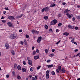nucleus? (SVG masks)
I'll return each instance as SVG.
<instances>
[{"mask_svg":"<svg viewBox=\"0 0 80 80\" xmlns=\"http://www.w3.org/2000/svg\"><path fill=\"white\" fill-rule=\"evenodd\" d=\"M49 8H48V7H46L45 8H43V9L41 11L42 12H44L45 11V12H46L48 11V10Z\"/></svg>","mask_w":80,"mask_h":80,"instance_id":"f03ea898","label":"nucleus"},{"mask_svg":"<svg viewBox=\"0 0 80 80\" xmlns=\"http://www.w3.org/2000/svg\"><path fill=\"white\" fill-rule=\"evenodd\" d=\"M2 22L3 23H5L6 22V20H2Z\"/></svg>","mask_w":80,"mask_h":80,"instance_id":"a19ab883","label":"nucleus"},{"mask_svg":"<svg viewBox=\"0 0 80 80\" xmlns=\"http://www.w3.org/2000/svg\"><path fill=\"white\" fill-rule=\"evenodd\" d=\"M21 45H23V41H21Z\"/></svg>","mask_w":80,"mask_h":80,"instance_id":"e2e57ef3","label":"nucleus"},{"mask_svg":"<svg viewBox=\"0 0 80 80\" xmlns=\"http://www.w3.org/2000/svg\"><path fill=\"white\" fill-rule=\"evenodd\" d=\"M45 28L46 29H48V26L47 25H45Z\"/></svg>","mask_w":80,"mask_h":80,"instance_id":"c85d7f7f","label":"nucleus"},{"mask_svg":"<svg viewBox=\"0 0 80 80\" xmlns=\"http://www.w3.org/2000/svg\"><path fill=\"white\" fill-rule=\"evenodd\" d=\"M34 59L35 60H37L39 58V56L38 55L37 56H35L34 57Z\"/></svg>","mask_w":80,"mask_h":80,"instance_id":"2eb2a0df","label":"nucleus"},{"mask_svg":"<svg viewBox=\"0 0 80 80\" xmlns=\"http://www.w3.org/2000/svg\"><path fill=\"white\" fill-rule=\"evenodd\" d=\"M41 40H42V37L41 36L38 38L37 42L38 43H40L41 42Z\"/></svg>","mask_w":80,"mask_h":80,"instance_id":"0eeeda50","label":"nucleus"},{"mask_svg":"<svg viewBox=\"0 0 80 80\" xmlns=\"http://www.w3.org/2000/svg\"><path fill=\"white\" fill-rule=\"evenodd\" d=\"M51 74L52 75H55V72L53 71L51 72Z\"/></svg>","mask_w":80,"mask_h":80,"instance_id":"a878e982","label":"nucleus"},{"mask_svg":"<svg viewBox=\"0 0 80 80\" xmlns=\"http://www.w3.org/2000/svg\"><path fill=\"white\" fill-rule=\"evenodd\" d=\"M56 33H58V32H59V30L58 29H56Z\"/></svg>","mask_w":80,"mask_h":80,"instance_id":"8fccbe9b","label":"nucleus"},{"mask_svg":"<svg viewBox=\"0 0 80 80\" xmlns=\"http://www.w3.org/2000/svg\"><path fill=\"white\" fill-rule=\"evenodd\" d=\"M51 62V60L49 59L47 60V63H49V62Z\"/></svg>","mask_w":80,"mask_h":80,"instance_id":"f704fd0d","label":"nucleus"},{"mask_svg":"<svg viewBox=\"0 0 80 80\" xmlns=\"http://www.w3.org/2000/svg\"><path fill=\"white\" fill-rule=\"evenodd\" d=\"M17 78L18 80H21V77L20 75H17Z\"/></svg>","mask_w":80,"mask_h":80,"instance_id":"4be33fe9","label":"nucleus"},{"mask_svg":"<svg viewBox=\"0 0 80 80\" xmlns=\"http://www.w3.org/2000/svg\"><path fill=\"white\" fill-rule=\"evenodd\" d=\"M33 63V62H32V60L29 61H28V63L29 65H31V66H32V63Z\"/></svg>","mask_w":80,"mask_h":80,"instance_id":"1a4fd4ad","label":"nucleus"},{"mask_svg":"<svg viewBox=\"0 0 80 80\" xmlns=\"http://www.w3.org/2000/svg\"><path fill=\"white\" fill-rule=\"evenodd\" d=\"M77 18L78 19V20H80V16H77Z\"/></svg>","mask_w":80,"mask_h":80,"instance_id":"cd10ccee","label":"nucleus"},{"mask_svg":"<svg viewBox=\"0 0 80 80\" xmlns=\"http://www.w3.org/2000/svg\"><path fill=\"white\" fill-rule=\"evenodd\" d=\"M54 55V54L52 53L49 55V56L52 57H53V56Z\"/></svg>","mask_w":80,"mask_h":80,"instance_id":"2f4dec72","label":"nucleus"},{"mask_svg":"<svg viewBox=\"0 0 80 80\" xmlns=\"http://www.w3.org/2000/svg\"><path fill=\"white\" fill-rule=\"evenodd\" d=\"M7 24L9 27H13V24L11 22H8Z\"/></svg>","mask_w":80,"mask_h":80,"instance_id":"39448f33","label":"nucleus"},{"mask_svg":"<svg viewBox=\"0 0 80 80\" xmlns=\"http://www.w3.org/2000/svg\"><path fill=\"white\" fill-rule=\"evenodd\" d=\"M61 72L62 73H64L65 72V69H64V68H62V69L61 70Z\"/></svg>","mask_w":80,"mask_h":80,"instance_id":"ddd939ff","label":"nucleus"},{"mask_svg":"<svg viewBox=\"0 0 80 80\" xmlns=\"http://www.w3.org/2000/svg\"><path fill=\"white\" fill-rule=\"evenodd\" d=\"M57 23V21L56 20L54 19L51 22V25H55L56 23Z\"/></svg>","mask_w":80,"mask_h":80,"instance_id":"f257e3e1","label":"nucleus"},{"mask_svg":"<svg viewBox=\"0 0 80 80\" xmlns=\"http://www.w3.org/2000/svg\"><path fill=\"white\" fill-rule=\"evenodd\" d=\"M66 15L68 17V18H71L72 17H73V14H69L68 12L66 13Z\"/></svg>","mask_w":80,"mask_h":80,"instance_id":"20e7f679","label":"nucleus"},{"mask_svg":"<svg viewBox=\"0 0 80 80\" xmlns=\"http://www.w3.org/2000/svg\"><path fill=\"white\" fill-rule=\"evenodd\" d=\"M46 73V74H49V70L47 71Z\"/></svg>","mask_w":80,"mask_h":80,"instance_id":"37998d69","label":"nucleus"},{"mask_svg":"<svg viewBox=\"0 0 80 80\" xmlns=\"http://www.w3.org/2000/svg\"><path fill=\"white\" fill-rule=\"evenodd\" d=\"M52 52H55V49H52Z\"/></svg>","mask_w":80,"mask_h":80,"instance_id":"774afa93","label":"nucleus"},{"mask_svg":"<svg viewBox=\"0 0 80 80\" xmlns=\"http://www.w3.org/2000/svg\"><path fill=\"white\" fill-rule=\"evenodd\" d=\"M55 5H56V4H54V3L53 4H52L50 5V7H55Z\"/></svg>","mask_w":80,"mask_h":80,"instance_id":"a211bd4d","label":"nucleus"},{"mask_svg":"<svg viewBox=\"0 0 80 80\" xmlns=\"http://www.w3.org/2000/svg\"><path fill=\"white\" fill-rule=\"evenodd\" d=\"M62 5H66V3L65 2H63L62 3Z\"/></svg>","mask_w":80,"mask_h":80,"instance_id":"864d4df0","label":"nucleus"},{"mask_svg":"<svg viewBox=\"0 0 80 80\" xmlns=\"http://www.w3.org/2000/svg\"><path fill=\"white\" fill-rule=\"evenodd\" d=\"M7 13V12L6 11H3V14H5V13Z\"/></svg>","mask_w":80,"mask_h":80,"instance_id":"69168bd1","label":"nucleus"},{"mask_svg":"<svg viewBox=\"0 0 80 80\" xmlns=\"http://www.w3.org/2000/svg\"><path fill=\"white\" fill-rule=\"evenodd\" d=\"M22 63L24 65H25L27 62L25 61H23Z\"/></svg>","mask_w":80,"mask_h":80,"instance_id":"4c0bfd02","label":"nucleus"},{"mask_svg":"<svg viewBox=\"0 0 80 80\" xmlns=\"http://www.w3.org/2000/svg\"><path fill=\"white\" fill-rule=\"evenodd\" d=\"M22 16H23V14H21L20 16H19L18 17L19 18H21V17H22Z\"/></svg>","mask_w":80,"mask_h":80,"instance_id":"680f3d73","label":"nucleus"},{"mask_svg":"<svg viewBox=\"0 0 80 80\" xmlns=\"http://www.w3.org/2000/svg\"><path fill=\"white\" fill-rule=\"evenodd\" d=\"M69 33L67 32H64L63 33V35H65L66 36H68V35H69Z\"/></svg>","mask_w":80,"mask_h":80,"instance_id":"4468645a","label":"nucleus"},{"mask_svg":"<svg viewBox=\"0 0 80 80\" xmlns=\"http://www.w3.org/2000/svg\"><path fill=\"white\" fill-rule=\"evenodd\" d=\"M35 80H37V78H38V76H35Z\"/></svg>","mask_w":80,"mask_h":80,"instance_id":"09e8293b","label":"nucleus"},{"mask_svg":"<svg viewBox=\"0 0 80 80\" xmlns=\"http://www.w3.org/2000/svg\"><path fill=\"white\" fill-rule=\"evenodd\" d=\"M36 52L37 53H39V50H38V49H37Z\"/></svg>","mask_w":80,"mask_h":80,"instance_id":"de8ad7c7","label":"nucleus"},{"mask_svg":"<svg viewBox=\"0 0 80 80\" xmlns=\"http://www.w3.org/2000/svg\"><path fill=\"white\" fill-rule=\"evenodd\" d=\"M72 20L73 21V22H74L75 20V18L74 17L72 19Z\"/></svg>","mask_w":80,"mask_h":80,"instance_id":"c03bdc74","label":"nucleus"},{"mask_svg":"<svg viewBox=\"0 0 80 80\" xmlns=\"http://www.w3.org/2000/svg\"><path fill=\"white\" fill-rule=\"evenodd\" d=\"M19 32H22V29L19 30Z\"/></svg>","mask_w":80,"mask_h":80,"instance_id":"338daca9","label":"nucleus"},{"mask_svg":"<svg viewBox=\"0 0 80 80\" xmlns=\"http://www.w3.org/2000/svg\"><path fill=\"white\" fill-rule=\"evenodd\" d=\"M36 54V51H34L33 52V53H32L33 55H35Z\"/></svg>","mask_w":80,"mask_h":80,"instance_id":"ea45409f","label":"nucleus"},{"mask_svg":"<svg viewBox=\"0 0 80 80\" xmlns=\"http://www.w3.org/2000/svg\"><path fill=\"white\" fill-rule=\"evenodd\" d=\"M26 38H29V36L28 35H26Z\"/></svg>","mask_w":80,"mask_h":80,"instance_id":"473e14b6","label":"nucleus"},{"mask_svg":"<svg viewBox=\"0 0 80 80\" xmlns=\"http://www.w3.org/2000/svg\"><path fill=\"white\" fill-rule=\"evenodd\" d=\"M75 52H78V49H76L75 50H74Z\"/></svg>","mask_w":80,"mask_h":80,"instance_id":"bf43d9fd","label":"nucleus"},{"mask_svg":"<svg viewBox=\"0 0 80 80\" xmlns=\"http://www.w3.org/2000/svg\"><path fill=\"white\" fill-rule=\"evenodd\" d=\"M8 18L9 20H14L15 18L13 16H10L8 17Z\"/></svg>","mask_w":80,"mask_h":80,"instance_id":"423d86ee","label":"nucleus"},{"mask_svg":"<svg viewBox=\"0 0 80 80\" xmlns=\"http://www.w3.org/2000/svg\"><path fill=\"white\" fill-rule=\"evenodd\" d=\"M5 47L6 49H8L10 48V47L9 46V45L8 44L6 43L5 45Z\"/></svg>","mask_w":80,"mask_h":80,"instance_id":"f8f14e48","label":"nucleus"},{"mask_svg":"<svg viewBox=\"0 0 80 80\" xmlns=\"http://www.w3.org/2000/svg\"><path fill=\"white\" fill-rule=\"evenodd\" d=\"M27 59L28 61H30V60H30V57H28Z\"/></svg>","mask_w":80,"mask_h":80,"instance_id":"72a5a7b5","label":"nucleus"},{"mask_svg":"<svg viewBox=\"0 0 80 80\" xmlns=\"http://www.w3.org/2000/svg\"><path fill=\"white\" fill-rule=\"evenodd\" d=\"M32 80H35V78L34 77H32Z\"/></svg>","mask_w":80,"mask_h":80,"instance_id":"a18cd8bd","label":"nucleus"},{"mask_svg":"<svg viewBox=\"0 0 80 80\" xmlns=\"http://www.w3.org/2000/svg\"><path fill=\"white\" fill-rule=\"evenodd\" d=\"M17 68L18 70H20L21 69H22V68H21V67L20 65H18L17 67Z\"/></svg>","mask_w":80,"mask_h":80,"instance_id":"6ab92c4d","label":"nucleus"},{"mask_svg":"<svg viewBox=\"0 0 80 80\" xmlns=\"http://www.w3.org/2000/svg\"><path fill=\"white\" fill-rule=\"evenodd\" d=\"M68 28H72V29H73V28H74V27H75V26H71L70 25H69L68 26Z\"/></svg>","mask_w":80,"mask_h":80,"instance_id":"9d476101","label":"nucleus"},{"mask_svg":"<svg viewBox=\"0 0 80 80\" xmlns=\"http://www.w3.org/2000/svg\"><path fill=\"white\" fill-rule=\"evenodd\" d=\"M33 67H31L30 68V70L31 72H32V71H33Z\"/></svg>","mask_w":80,"mask_h":80,"instance_id":"b1692460","label":"nucleus"},{"mask_svg":"<svg viewBox=\"0 0 80 80\" xmlns=\"http://www.w3.org/2000/svg\"><path fill=\"white\" fill-rule=\"evenodd\" d=\"M73 43H74L75 45H77V43L76 42H72Z\"/></svg>","mask_w":80,"mask_h":80,"instance_id":"0e129e2a","label":"nucleus"},{"mask_svg":"<svg viewBox=\"0 0 80 80\" xmlns=\"http://www.w3.org/2000/svg\"><path fill=\"white\" fill-rule=\"evenodd\" d=\"M62 25V23H60L58 24V27H59V26H61V25Z\"/></svg>","mask_w":80,"mask_h":80,"instance_id":"49530a36","label":"nucleus"},{"mask_svg":"<svg viewBox=\"0 0 80 80\" xmlns=\"http://www.w3.org/2000/svg\"><path fill=\"white\" fill-rule=\"evenodd\" d=\"M12 73L13 75H14L15 74V72L14 71H13L12 72Z\"/></svg>","mask_w":80,"mask_h":80,"instance_id":"13d9d810","label":"nucleus"},{"mask_svg":"<svg viewBox=\"0 0 80 80\" xmlns=\"http://www.w3.org/2000/svg\"><path fill=\"white\" fill-rule=\"evenodd\" d=\"M70 11V10L68 9H66L64 11V13H68Z\"/></svg>","mask_w":80,"mask_h":80,"instance_id":"f3484780","label":"nucleus"},{"mask_svg":"<svg viewBox=\"0 0 80 80\" xmlns=\"http://www.w3.org/2000/svg\"><path fill=\"white\" fill-rule=\"evenodd\" d=\"M17 65L16 63H15L14 66V68H17Z\"/></svg>","mask_w":80,"mask_h":80,"instance_id":"e433bc0d","label":"nucleus"},{"mask_svg":"<svg viewBox=\"0 0 80 80\" xmlns=\"http://www.w3.org/2000/svg\"><path fill=\"white\" fill-rule=\"evenodd\" d=\"M45 52L46 53H48V50L47 49H46L45 50Z\"/></svg>","mask_w":80,"mask_h":80,"instance_id":"3c124183","label":"nucleus"},{"mask_svg":"<svg viewBox=\"0 0 80 80\" xmlns=\"http://www.w3.org/2000/svg\"><path fill=\"white\" fill-rule=\"evenodd\" d=\"M74 29H75V30H78V27H76Z\"/></svg>","mask_w":80,"mask_h":80,"instance_id":"58836bf2","label":"nucleus"},{"mask_svg":"<svg viewBox=\"0 0 80 80\" xmlns=\"http://www.w3.org/2000/svg\"><path fill=\"white\" fill-rule=\"evenodd\" d=\"M41 68V66H39L37 68V70H39L40 68Z\"/></svg>","mask_w":80,"mask_h":80,"instance_id":"7c9ffc66","label":"nucleus"},{"mask_svg":"<svg viewBox=\"0 0 80 80\" xmlns=\"http://www.w3.org/2000/svg\"><path fill=\"white\" fill-rule=\"evenodd\" d=\"M35 30L34 29H33L32 30V34H35Z\"/></svg>","mask_w":80,"mask_h":80,"instance_id":"5701e85b","label":"nucleus"},{"mask_svg":"<svg viewBox=\"0 0 80 80\" xmlns=\"http://www.w3.org/2000/svg\"><path fill=\"white\" fill-rule=\"evenodd\" d=\"M17 36L14 34H12L11 35L10 38L12 39V40H13V39L16 38H17Z\"/></svg>","mask_w":80,"mask_h":80,"instance_id":"7ed1b4c3","label":"nucleus"},{"mask_svg":"<svg viewBox=\"0 0 80 80\" xmlns=\"http://www.w3.org/2000/svg\"><path fill=\"white\" fill-rule=\"evenodd\" d=\"M40 32L38 31H36L35 32V34H38Z\"/></svg>","mask_w":80,"mask_h":80,"instance_id":"bb28decb","label":"nucleus"},{"mask_svg":"<svg viewBox=\"0 0 80 80\" xmlns=\"http://www.w3.org/2000/svg\"><path fill=\"white\" fill-rule=\"evenodd\" d=\"M61 41L60 40H59L56 43V44H58V43L60 42Z\"/></svg>","mask_w":80,"mask_h":80,"instance_id":"603ef678","label":"nucleus"},{"mask_svg":"<svg viewBox=\"0 0 80 80\" xmlns=\"http://www.w3.org/2000/svg\"><path fill=\"white\" fill-rule=\"evenodd\" d=\"M50 77V75L49 74H46V78L48 79Z\"/></svg>","mask_w":80,"mask_h":80,"instance_id":"dca6fc26","label":"nucleus"},{"mask_svg":"<svg viewBox=\"0 0 80 80\" xmlns=\"http://www.w3.org/2000/svg\"><path fill=\"white\" fill-rule=\"evenodd\" d=\"M80 55V53H78L76 55V57H78Z\"/></svg>","mask_w":80,"mask_h":80,"instance_id":"5fc2aeb1","label":"nucleus"},{"mask_svg":"<svg viewBox=\"0 0 80 80\" xmlns=\"http://www.w3.org/2000/svg\"><path fill=\"white\" fill-rule=\"evenodd\" d=\"M4 18H5V17H3V16H2V17L1 18V20H2V19H4Z\"/></svg>","mask_w":80,"mask_h":80,"instance_id":"052dcab7","label":"nucleus"},{"mask_svg":"<svg viewBox=\"0 0 80 80\" xmlns=\"http://www.w3.org/2000/svg\"><path fill=\"white\" fill-rule=\"evenodd\" d=\"M6 78H9V74H7L6 75Z\"/></svg>","mask_w":80,"mask_h":80,"instance_id":"6e6d98bb","label":"nucleus"},{"mask_svg":"<svg viewBox=\"0 0 80 80\" xmlns=\"http://www.w3.org/2000/svg\"><path fill=\"white\" fill-rule=\"evenodd\" d=\"M11 53H12V55H15V51L13 50H10Z\"/></svg>","mask_w":80,"mask_h":80,"instance_id":"6e6552de","label":"nucleus"},{"mask_svg":"<svg viewBox=\"0 0 80 80\" xmlns=\"http://www.w3.org/2000/svg\"><path fill=\"white\" fill-rule=\"evenodd\" d=\"M61 16L62 15H61V14L59 13L58 14V17H61Z\"/></svg>","mask_w":80,"mask_h":80,"instance_id":"4d7b16f0","label":"nucleus"},{"mask_svg":"<svg viewBox=\"0 0 80 80\" xmlns=\"http://www.w3.org/2000/svg\"><path fill=\"white\" fill-rule=\"evenodd\" d=\"M22 72H27V70H26V68H22Z\"/></svg>","mask_w":80,"mask_h":80,"instance_id":"9b49d317","label":"nucleus"},{"mask_svg":"<svg viewBox=\"0 0 80 80\" xmlns=\"http://www.w3.org/2000/svg\"><path fill=\"white\" fill-rule=\"evenodd\" d=\"M58 68L59 70V72H61V70H62V68L61 67V66H58Z\"/></svg>","mask_w":80,"mask_h":80,"instance_id":"aec40b11","label":"nucleus"},{"mask_svg":"<svg viewBox=\"0 0 80 80\" xmlns=\"http://www.w3.org/2000/svg\"><path fill=\"white\" fill-rule=\"evenodd\" d=\"M47 67L48 68H50V67H53V64H51L50 65H48Z\"/></svg>","mask_w":80,"mask_h":80,"instance_id":"412c9836","label":"nucleus"},{"mask_svg":"<svg viewBox=\"0 0 80 80\" xmlns=\"http://www.w3.org/2000/svg\"><path fill=\"white\" fill-rule=\"evenodd\" d=\"M56 73H59V70H58V69H57L56 70Z\"/></svg>","mask_w":80,"mask_h":80,"instance_id":"79ce46f5","label":"nucleus"},{"mask_svg":"<svg viewBox=\"0 0 80 80\" xmlns=\"http://www.w3.org/2000/svg\"><path fill=\"white\" fill-rule=\"evenodd\" d=\"M43 18L44 20H47L48 19V16H44Z\"/></svg>","mask_w":80,"mask_h":80,"instance_id":"393cba45","label":"nucleus"},{"mask_svg":"<svg viewBox=\"0 0 80 80\" xmlns=\"http://www.w3.org/2000/svg\"><path fill=\"white\" fill-rule=\"evenodd\" d=\"M4 9H5V10H9V9H8V8L7 7V8H4Z\"/></svg>","mask_w":80,"mask_h":80,"instance_id":"c9c22d12","label":"nucleus"},{"mask_svg":"<svg viewBox=\"0 0 80 80\" xmlns=\"http://www.w3.org/2000/svg\"><path fill=\"white\" fill-rule=\"evenodd\" d=\"M74 41H75V38H73L72 40H71V41L72 43L74 42Z\"/></svg>","mask_w":80,"mask_h":80,"instance_id":"c756f323","label":"nucleus"}]
</instances>
